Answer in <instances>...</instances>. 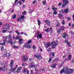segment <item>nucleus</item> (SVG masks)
Segmentation results:
<instances>
[{
  "mask_svg": "<svg viewBox=\"0 0 74 74\" xmlns=\"http://www.w3.org/2000/svg\"><path fill=\"white\" fill-rule=\"evenodd\" d=\"M20 38V36H16L15 38V40H18V39H19Z\"/></svg>",
  "mask_w": 74,
  "mask_h": 74,
  "instance_id": "obj_32",
  "label": "nucleus"
},
{
  "mask_svg": "<svg viewBox=\"0 0 74 74\" xmlns=\"http://www.w3.org/2000/svg\"><path fill=\"white\" fill-rule=\"evenodd\" d=\"M61 32V30L60 29H58L57 30V33H60V32Z\"/></svg>",
  "mask_w": 74,
  "mask_h": 74,
  "instance_id": "obj_47",
  "label": "nucleus"
},
{
  "mask_svg": "<svg viewBox=\"0 0 74 74\" xmlns=\"http://www.w3.org/2000/svg\"><path fill=\"white\" fill-rule=\"evenodd\" d=\"M44 22L46 23L49 26H50L51 24V21H50L49 20H45L44 21Z\"/></svg>",
  "mask_w": 74,
  "mask_h": 74,
  "instance_id": "obj_8",
  "label": "nucleus"
},
{
  "mask_svg": "<svg viewBox=\"0 0 74 74\" xmlns=\"http://www.w3.org/2000/svg\"><path fill=\"white\" fill-rule=\"evenodd\" d=\"M5 56H6V57L7 58H10V56H11V54H10V53H6V54H5Z\"/></svg>",
  "mask_w": 74,
  "mask_h": 74,
  "instance_id": "obj_17",
  "label": "nucleus"
},
{
  "mask_svg": "<svg viewBox=\"0 0 74 74\" xmlns=\"http://www.w3.org/2000/svg\"><path fill=\"white\" fill-rule=\"evenodd\" d=\"M40 32L39 31H38L37 32V35L36 36L37 38H38V37H39L40 38H41L42 37V34H40Z\"/></svg>",
  "mask_w": 74,
  "mask_h": 74,
  "instance_id": "obj_9",
  "label": "nucleus"
},
{
  "mask_svg": "<svg viewBox=\"0 0 74 74\" xmlns=\"http://www.w3.org/2000/svg\"><path fill=\"white\" fill-rule=\"evenodd\" d=\"M62 37L66 39V38L68 37V34L67 33L64 32V34H63Z\"/></svg>",
  "mask_w": 74,
  "mask_h": 74,
  "instance_id": "obj_12",
  "label": "nucleus"
},
{
  "mask_svg": "<svg viewBox=\"0 0 74 74\" xmlns=\"http://www.w3.org/2000/svg\"><path fill=\"white\" fill-rule=\"evenodd\" d=\"M35 64H34V62H32L31 63V64L30 65L31 67H35Z\"/></svg>",
  "mask_w": 74,
  "mask_h": 74,
  "instance_id": "obj_18",
  "label": "nucleus"
},
{
  "mask_svg": "<svg viewBox=\"0 0 74 74\" xmlns=\"http://www.w3.org/2000/svg\"><path fill=\"white\" fill-rule=\"evenodd\" d=\"M32 46V45H30L28 43H26L24 47L25 48H31Z\"/></svg>",
  "mask_w": 74,
  "mask_h": 74,
  "instance_id": "obj_7",
  "label": "nucleus"
},
{
  "mask_svg": "<svg viewBox=\"0 0 74 74\" xmlns=\"http://www.w3.org/2000/svg\"><path fill=\"white\" fill-rule=\"evenodd\" d=\"M13 48L15 49L16 48H19V47L18 46H16V45L13 46Z\"/></svg>",
  "mask_w": 74,
  "mask_h": 74,
  "instance_id": "obj_37",
  "label": "nucleus"
},
{
  "mask_svg": "<svg viewBox=\"0 0 74 74\" xmlns=\"http://www.w3.org/2000/svg\"><path fill=\"white\" fill-rule=\"evenodd\" d=\"M56 66H57V64L55 63L51 64V67L52 69H56Z\"/></svg>",
  "mask_w": 74,
  "mask_h": 74,
  "instance_id": "obj_11",
  "label": "nucleus"
},
{
  "mask_svg": "<svg viewBox=\"0 0 74 74\" xmlns=\"http://www.w3.org/2000/svg\"><path fill=\"white\" fill-rule=\"evenodd\" d=\"M20 18L22 20V21H24V19H25V16H22L20 17Z\"/></svg>",
  "mask_w": 74,
  "mask_h": 74,
  "instance_id": "obj_24",
  "label": "nucleus"
},
{
  "mask_svg": "<svg viewBox=\"0 0 74 74\" xmlns=\"http://www.w3.org/2000/svg\"><path fill=\"white\" fill-rule=\"evenodd\" d=\"M56 26L57 27H59V26H60V25L59 24H58L56 25Z\"/></svg>",
  "mask_w": 74,
  "mask_h": 74,
  "instance_id": "obj_59",
  "label": "nucleus"
},
{
  "mask_svg": "<svg viewBox=\"0 0 74 74\" xmlns=\"http://www.w3.org/2000/svg\"><path fill=\"white\" fill-rule=\"evenodd\" d=\"M41 70L42 71H44V72H45V69H44V68H43V69H41Z\"/></svg>",
  "mask_w": 74,
  "mask_h": 74,
  "instance_id": "obj_61",
  "label": "nucleus"
},
{
  "mask_svg": "<svg viewBox=\"0 0 74 74\" xmlns=\"http://www.w3.org/2000/svg\"><path fill=\"white\" fill-rule=\"evenodd\" d=\"M52 58H49V60L48 61L49 63H50L51 62V61L52 60Z\"/></svg>",
  "mask_w": 74,
  "mask_h": 74,
  "instance_id": "obj_31",
  "label": "nucleus"
},
{
  "mask_svg": "<svg viewBox=\"0 0 74 74\" xmlns=\"http://www.w3.org/2000/svg\"><path fill=\"white\" fill-rule=\"evenodd\" d=\"M67 60V58H66L65 60L63 61L62 63H64V62L66 61Z\"/></svg>",
  "mask_w": 74,
  "mask_h": 74,
  "instance_id": "obj_50",
  "label": "nucleus"
},
{
  "mask_svg": "<svg viewBox=\"0 0 74 74\" xmlns=\"http://www.w3.org/2000/svg\"><path fill=\"white\" fill-rule=\"evenodd\" d=\"M68 56V60H71V55H69Z\"/></svg>",
  "mask_w": 74,
  "mask_h": 74,
  "instance_id": "obj_28",
  "label": "nucleus"
},
{
  "mask_svg": "<svg viewBox=\"0 0 74 74\" xmlns=\"http://www.w3.org/2000/svg\"><path fill=\"white\" fill-rule=\"evenodd\" d=\"M23 15H25V14H26V12L25 11H24L22 13Z\"/></svg>",
  "mask_w": 74,
  "mask_h": 74,
  "instance_id": "obj_43",
  "label": "nucleus"
},
{
  "mask_svg": "<svg viewBox=\"0 0 74 74\" xmlns=\"http://www.w3.org/2000/svg\"><path fill=\"white\" fill-rule=\"evenodd\" d=\"M72 62L73 63H74V59H73V60L72 61Z\"/></svg>",
  "mask_w": 74,
  "mask_h": 74,
  "instance_id": "obj_63",
  "label": "nucleus"
},
{
  "mask_svg": "<svg viewBox=\"0 0 74 74\" xmlns=\"http://www.w3.org/2000/svg\"><path fill=\"white\" fill-rule=\"evenodd\" d=\"M59 12L61 14H63V13H64V12L63 10H60L59 11Z\"/></svg>",
  "mask_w": 74,
  "mask_h": 74,
  "instance_id": "obj_30",
  "label": "nucleus"
},
{
  "mask_svg": "<svg viewBox=\"0 0 74 74\" xmlns=\"http://www.w3.org/2000/svg\"><path fill=\"white\" fill-rule=\"evenodd\" d=\"M50 53L49 54L50 56H51L52 55V57H54L55 56V53L50 52Z\"/></svg>",
  "mask_w": 74,
  "mask_h": 74,
  "instance_id": "obj_21",
  "label": "nucleus"
},
{
  "mask_svg": "<svg viewBox=\"0 0 74 74\" xmlns=\"http://www.w3.org/2000/svg\"><path fill=\"white\" fill-rule=\"evenodd\" d=\"M58 16L60 18H62L63 17V15L61 14H58Z\"/></svg>",
  "mask_w": 74,
  "mask_h": 74,
  "instance_id": "obj_25",
  "label": "nucleus"
},
{
  "mask_svg": "<svg viewBox=\"0 0 74 74\" xmlns=\"http://www.w3.org/2000/svg\"><path fill=\"white\" fill-rule=\"evenodd\" d=\"M67 19L68 21H70V20L71 19V18L69 17H67Z\"/></svg>",
  "mask_w": 74,
  "mask_h": 74,
  "instance_id": "obj_57",
  "label": "nucleus"
},
{
  "mask_svg": "<svg viewBox=\"0 0 74 74\" xmlns=\"http://www.w3.org/2000/svg\"><path fill=\"white\" fill-rule=\"evenodd\" d=\"M16 17V14H14L12 16V18L13 19H15Z\"/></svg>",
  "mask_w": 74,
  "mask_h": 74,
  "instance_id": "obj_33",
  "label": "nucleus"
},
{
  "mask_svg": "<svg viewBox=\"0 0 74 74\" xmlns=\"http://www.w3.org/2000/svg\"><path fill=\"white\" fill-rule=\"evenodd\" d=\"M31 42H32V40H30L28 41L26 43H27L28 44H30V43H31Z\"/></svg>",
  "mask_w": 74,
  "mask_h": 74,
  "instance_id": "obj_48",
  "label": "nucleus"
},
{
  "mask_svg": "<svg viewBox=\"0 0 74 74\" xmlns=\"http://www.w3.org/2000/svg\"><path fill=\"white\" fill-rule=\"evenodd\" d=\"M64 72V69H63L61 70L60 73V74H62V73H63Z\"/></svg>",
  "mask_w": 74,
  "mask_h": 74,
  "instance_id": "obj_26",
  "label": "nucleus"
},
{
  "mask_svg": "<svg viewBox=\"0 0 74 74\" xmlns=\"http://www.w3.org/2000/svg\"><path fill=\"white\" fill-rule=\"evenodd\" d=\"M62 25H64L65 24V21L63 20L62 23Z\"/></svg>",
  "mask_w": 74,
  "mask_h": 74,
  "instance_id": "obj_51",
  "label": "nucleus"
},
{
  "mask_svg": "<svg viewBox=\"0 0 74 74\" xmlns=\"http://www.w3.org/2000/svg\"><path fill=\"white\" fill-rule=\"evenodd\" d=\"M53 30V29L52 28V27H51L49 29V31H51V32H50V33H52L53 32V31L52 30Z\"/></svg>",
  "mask_w": 74,
  "mask_h": 74,
  "instance_id": "obj_38",
  "label": "nucleus"
},
{
  "mask_svg": "<svg viewBox=\"0 0 74 74\" xmlns=\"http://www.w3.org/2000/svg\"><path fill=\"white\" fill-rule=\"evenodd\" d=\"M62 4V3H59L58 5V7H59V6H60V5H61Z\"/></svg>",
  "mask_w": 74,
  "mask_h": 74,
  "instance_id": "obj_53",
  "label": "nucleus"
},
{
  "mask_svg": "<svg viewBox=\"0 0 74 74\" xmlns=\"http://www.w3.org/2000/svg\"><path fill=\"white\" fill-rule=\"evenodd\" d=\"M64 42L65 43H66V44H67V45H68L69 47H70V46H71V45L70 44V43L68 40L67 41L66 40H65Z\"/></svg>",
  "mask_w": 74,
  "mask_h": 74,
  "instance_id": "obj_15",
  "label": "nucleus"
},
{
  "mask_svg": "<svg viewBox=\"0 0 74 74\" xmlns=\"http://www.w3.org/2000/svg\"><path fill=\"white\" fill-rule=\"evenodd\" d=\"M5 26L6 29H8L9 28V24H5Z\"/></svg>",
  "mask_w": 74,
  "mask_h": 74,
  "instance_id": "obj_23",
  "label": "nucleus"
},
{
  "mask_svg": "<svg viewBox=\"0 0 74 74\" xmlns=\"http://www.w3.org/2000/svg\"><path fill=\"white\" fill-rule=\"evenodd\" d=\"M64 26H62L61 27L60 29L61 31L63 30L64 29Z\"/></svg>",
  "mask_w": 74,
  "mask_h": 74,
  "instance_id": "obj_29",
  "label": "nucleus"
},
{
  "mask_svg": "<svg viewBox=\"0 0 74 74\" xmlns=\"http://www.w3.org/2000/svg\"><path fill=\"white\" fill-rule=\"evenodd\" d=\"M5 44V43H4V42H3V43H0V45H4Z\"/></svg>",
  "mask_w": 74,
  "mask_h": 74,
  "instance_id": "obj_52",
  "label": "nucleus"
},
{
  "mask_svg": "<svg viewBox=\"0 0 74 74\" xmlns=\"http://www.w3.org/2000/svg\"><path fill=\"white\" fill-rule=\"evenodd\" d=\"M64 12L65 14H67L68 13V12H69V8H67L66 9H64Z\"/></svg>",
  "mask_w": 74,
  "mask_h": 74,
  "instance_id": "obj_19",
  "label": "nucleus"
},
{
  "mask_svg": "<svg viewBox=\"0 0 74 74\" xmlns=\"http://www.w3.org/2000/svg\"><path fill=\"white\" fill-rule=\"evenodd\" d=\"M18 4H19L20 5H22V1H18Z\"/></svg>",
  "mask_w": 74,
  "mask_h": 74,
  "instance_id": "obj_42",
  "label": "nucleus"
},
{
  "mask_svg": "<svg viewBox=\"0 0 74 74\" xmlns=\"http://www.w3.org/2000/svg\"><path fill=\"white\" fill-rule=\"evenodd\" d=\"M28 60V58L26 56H23V60L24 62H26Z\"/></svg>",
  "mask_w": 74,
  "mask_h": 74,
  "instance_id": "obj_10",
  "label": "nucleus"
},
{
  "mask_svg": "<svg viewBox=\"0 0 74 74\" xmlns=\"http://www.w3.org/2000/svg\"><path fill=\"white\" fill-rule=\"evenodd\" d=\"M26 69L25 68H24L23 70V73H26Z\"/></svg>",
  "mask_w": 74,
  "mask_h": 74,
  "instance_id": "obj_39",
  "label": "nucleus"
},
{
  "mask_svg": "<svg viewBox=\"0 0 74 74\" xmlns=\"http://www.w3.org/2000/svg\"><path fill=\"white\" fill-rule=\"evenodd\" d=\"M53 8H52V9L53 11H55V9L54 8H53Z\"/></svg>",
  "mask_w": 74,
  "mask_h": 74,
  "instance_id": "obj_62",
  "label": "nucleus"
},
{
  "mask_svg": "<svg viewBox=\"0 0 74 74\" xmlns=\"http://www.w3.org/2000/svg\"><path fill=\"white\" fill-rule=\"evenodd\" d=\"M62 2H63V4L62 6V8L64 7L65 5L69 3V1L66 0H62Z\"/></svg>",
  "mask_w": 74,
  "mask_h": 74,
  "instance_id": "obj_6",
  "label": "nucleus"
},
{
  "mask_svg": "<svg viewBox=\"0 0 74 74\" xmlns=\"http://www.w3.org/2000/svg\"><path fill=\"white\" fill-rule=\"evenodd\" d=\"M58 14L56 11H55L54 12H53V15H56Z\"/></svg>",
  "mask_w": 74,
  "mask_h": 74,
  "instance_id": "obj_35",
  "label": "nucleus"
},
{
  "mask_svg": "<svg viewBox=\"0 0 74 74\" xmlns=\"http://www.w3.org/2000/svg\"><path fill=\"white\" fill-rule=\"evenodd\" d=\"M51 44L52 45V49H55L56 47L59 44V42L58 41H53L51 42Z\"/></svg>",
  "mask_w": 74,
  "mask_h": 74,
  "instance_id": "obj_3",
  "label": "nucleus"
},
{
  "mask_svg": "<svg viewBox=\"0 0 74 74\" xmlns=\"http://www.w3.org/2000/svg\"><path fill=\"white\" fill-rule=\"evenodd\" d=\"M3 42L4 43H5V42H7V40L6 39H3Z\"/></svg>",
  "mask_w": 74,
  "mask_h": 74,
  "instance_id": "obj_49",
  "label": "nucleus"
},
{
  "mask_svg": "<svg viewBox=\"0 0 74 74\" xmlns=\"http://www.w3.org/2000/svg\"><path fill=\"white\" fill-rule=\"evenodd\" d=\"M4 38L5 39H9L8 42H10L11 44H13L12 42V37H11V34H9L8 36L4 37Z\"/></svg>",
  "mask_w": 74,
  "mask_h": 74,
  "instance_id": "obj_4",
  "label": "nucleus"
},
{
  "mask_svg": "<svg viewBox=\"0 0 74 74\" xmlns=\"http://www.w3.org/2000/svg\"><path fill=\"white\" fill-rule=\"evenodd\" d=\"M2 32L3 33H5L7 32V30L3 29Z\"/></svg>",
  "mask_w": 74,
  "mask_h": 74,
  "instance_id": "obj_36",
  "label": "nucleus"
},
{
  "mask_svg": "<svg viewBox=\"0 0 74 74\" xmlns=\"http://www.w3.org/2000/svg\"><path fill=\"white\" fill-rule=\"evenodd\" d=\"M45 47L46 48H48L50 45H51V43L49 42L46 43V44H45Z\"/></svg>",
  "mask_w": 74,
  "mask_h": 74,
  "instance_id": "obj_13",
  "label": "nucleus"
},
{
  "mask_svg": "<svg viewBox=\"0 0 74 74\" xmlns=\"http://www.w3.org/2000/svg\"><path fill=\"white\" fill-rule=\"evenodd\" d=\"M3 70V71H5V67L3 68L0 67V71H2Z\"/></svg>",
  "mask_w": 74,
  "mask_h": 74,
  "instance_id": "obj_22",
  "label": "nucleus"
},
{
  "mask_svg": "<svg viewBox=\"0 0 74 74\" xmlns=\"http://www.w3.org/2000/svg\"><path fill=\"white\" fill-rule=\"evenodd\" d=\"M29 60L30 61V62H32V61L33 60V58H30Z\"/></svg>",
  "mask_w": 74,
  "mask_h": 74,
  "instance_id": "obj_46",
  "label": "nucleus"
},
{
  "mask_svg": "<svg viewBox=\"0 0 74 74\" xmlns=\"http://www.w3.org/2000/svg\"><path fill=\"white\" fill-rule=\"evenodd\" d=\"M49 28H48L47 29H45V32H46L47 33H48L49 32Z\"/></svg>",
  "mask_w": 74,
  "mask_h": 74,
  "instance_id": "obj_44",
  "label": "nucleus"
},
{
  "mask_svg": "<svg viewBox=\"0 0 74 74\" xmlns=\"http://www.w3.org/2000/svg\"><path fill=\"white\" fill-rule=\"evenodd\" d=\"M16 33H17V34L18 35V36H19L20 35V33L19 32L17 31H16Z\"/></svg>",
  "mask_w": 74,
  "mask_h": 74,
  "instance_id": "obj_40",
  "label": "nucleus"
},
{
  "mask_svg": "<svg viewBox=\"0 0 74 74\" xmlns=\"http://www.w3.org/2000/svg\"><path fill=\"white\" fill-rule=\"evenodd\" d=\"M58 60V58H56L55 59L54 61V62H56V61H57Z\"/></svg>",
  "mask_w": 74,
  "mask_h": 74,
  "instance_id": "obj_41",
  "label": "nucleus"
},
{
  "mask_svg": "<svg viewBox=\"0 0 74 74\" xmlns=\"http://www.w3.org/2000/svg\"><path fill=\"white\" fill-rule=\"evenodd\" d=\"M21 18L20 17V18H18L17 19V21H21Z\"/></svg>",
  "mask_w": 74,
  "mask_h": 74,
  "instance_id": "obj_54",
  "label": "nucleus"
},
{
  "mask_svg": "<svg viewBox=\"0 0 74 74\" xmlns=\"http://www.w3.org/2000/svg\"><path fill=\"white\" fill-rule=\"evenodd\" d=\"M42 3L43 5H46V1H43Z\"/></svg>",
  "mask_w": 74,
  "mask_h": 74,
  "instance_id": "obj_34",
  "label": "nucleus"
},
{
  "mask_svg": "<svg viewBox=\"0 0 74 74\" xmlns=\"http://www.w3.org/2000/svg\"><path fill=\"white\" fill-rule=\"evenodd\" d=\"M34 58H36L38 60H41L42 59V57L41 56V55L40 53L38 55H37V54H36L34 56Z\"/></svg>",
  "mask_w": 74,
  "mask_h": 74,
  "instance_id": "obj_5",
  "label": "nucleus"
},
{
  "mask_svg": "<svg viewBox=\"0 0 74 74\" xmlns=\"http://www.w3.org/2000/svg\"><path fill=\"white\" fill-rule=\"evenodd\" d=\"M71 35H73V34H74V32H71Z\"/></svg>",
  "mask_w": 74,
  "mask_h": 74,
  "instance_id": "obj_60",
  "label": "nucleus"
},
{
  "mask_svg": "<svg viewBox=\"0 0 74 74\" xmlns=\"http://www.w3.org/2000/svg\"><path fill=\"white\" fill-rule=\"evenodd\" d=\"M18 1V0H16L15 1V2H14V4L16 5V2Z\"/></svg>",
  "mask_w": 74,
  "mask_h": 74,
  "instance_id": "obj_56",
  "label": "nucleus"
},
{
  "mask_svg": "<svg viewBox=\"0 0 74 74\" xmlns=\"http://www.w3.org/2000/svg\"><path fill=\"white\" fill-rule=\"evenodd\" d=\"M37 21L38 22V26H40V25H41V21H40V19H38Z\"/></svg>",
  "mask_w": 74,
  "mask_h": 74,
  "instance_id": "obj_20",
  "label": "nucleus"
},
{
  "mask_svg": "<svg viewBox=\"0 0 74 74\" xmlns=\"http://www.w3.org/2000/svg\"><path fill=\"white\" fill-rule=\"evenodd\" d=\"M23 40L21 38L19 40V44L20 45H21L22 44H23Z\"/></svg>",
  "mask_w": 74,
  "mask_h": 74,
  "instance_id": "obj_14",
  "label": "nucleus"
},
{
  "mask_svg": "<svg viewBox=\"0 0 74 74\" xmlns=\"http://www.w3.org/2000/svg\"><path fill=\"white\" fill-rule=\"evenodd\" d=\"M4 49V47L3 46H2V47H1V50L2 51H3V50Z\"/></svg>",
  "mask_w": 74,
  "mask_h": 74,
  "instance_id": "obj_45",
  "label": "nucleus"
},
{
  "mask_svg": "<svg viewBox=\"0 0 74 74\" xmlns=\"http://www.w3.org/2000/svg\"><path fill=\"white\" fill-rule=\"evenodd\" d=\"M14 60H12L9 64V66L10 67V69L9 70V73H11L12 72H14V71H15L16 68L18 67V65H16L14 68L12 69L14 67Z\"/></svg>",
  "mask_w": 74,
  "mask_h": 74,
  "instance_id": "obj_1",
  "label": "nucleus"
},
{
  "mask_svg": "<svg viewBox=\"0 0 74 74\" xmlns=\"http://www.w3.org/2000/svg\"><path fill=\"white\" fill-rule=\"evenodd\" d=\"M33 49H34V50L35 49H36V46L35 45H33Z\"/></svg>",
  "mask_w": 74,
  "mask_h": 74,
  "instance_id": "obj_55",
  "label": "nucleus"
},
{
  "mask_svg": "<svg viewBox=\"0 0 74 74\" xmlns=\"http://www.w3.org/2000/svg\"><path fill=\"white\" fill-rule=\"evenodd\" d=\"M64 69L65 73L67 74H71L73 73V71H74V69H71L69 70V68L67 67H65Z\"/></svg>",
  "mask_w": 74,
  "mask_h": 74,
  "instance_id": "obj_2",
  "label": "nucleus"
},
{
  "mask_svg": "<svg viewBox=\"0 0 74 74\" xmlns=\"http://www.w3.org/2000/svg\"><path fill=\"white\" fill-rule=\"evenodd\" d=\"M27 64L25 63H22V65L23 66H26L27 65Z\"/></svg>",
  "mask_w": 74,
  "mask_h": 74,
  "instance_id": "obj_27",
  "label": "nucleus"
},
{
  "mask_svg": "<svg viewBox=\"0 0 74 74\" xmlns=\"http://www.w3.org/2000/svg\"><path fill=\"white\" fill-rule=\"evenodd\" d=\"M22 69V67L21 66H20L19 68H18L17 70L16 71V72L17 73H19V72H21V69Z\"/></svg>",
  "mask_w": 74,
  "mask_h": 74,
  "instance_id": "obj_16",
  "label": "nucleus"
},
{
  "mask_svg": "<svg viewBox=\"0 0 74 74\" xmlns=\"http://www.w3.org/2000/svg\"><path fill=\"white\" fill-rule=\"evenodd\" d=\"M72 17L73 18V22H74V14L73 15Z\"/></svg>",
  "mask_w": 74,
  "mask_h": 74,
  "instance_id": "obj_58",
  "label": "nucleus"
},
{
  "mask_svg": "<svg viewBox=\"0 0 74 74\" xmlns=\"http://www.w3.org/2000/svg\"><path fill=\"white\" fill-rule=\"evenodd\" d=\"M72 27H74V24H72Z\"/></svg>",
  "mask_w": 74,
  "mask_h": 74,
  "instance_id": "obj_64",
  "label": "nucleus"
}]
</instances>
